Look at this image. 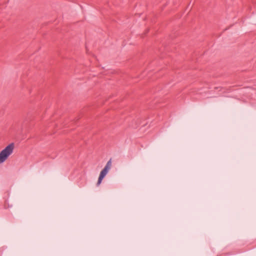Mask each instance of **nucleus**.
<instances>
[{
    "label": "nucleus",
    "instance_id": "nucleus-3",
    "mask_svg": "<svg viewBox=\"0 0 256 256\" xmlns=\"http://www.w3.org/2000/svg\"><path fill=\"white\" fill-rule=\"evenodd\" d=\"M112 166V159H110L107 162L106 166L104 168H107L108 170H110Z\"/></svg>",
    "mask_w": 256,
    "mask_h": 256
},
{
    "label": "nucleus",
    "instance_id": "nucleus-5",
    "mask_svg": "<svg viewBox=\"0 0 256 256\" xmlns=\"http://www.w3.org/2000/svg\"><path fill=\"white\" fill-rule=\"evenodd\" d=\"M148 30H147L146 32H148Z\"/></svg>",
    "mask_w": 256,
    "mask_h": 256
},
{
    "label": "nucleus",
    "instance_id": "nucleus-2",
    "mask_svg": "<svg viewBox=\"0 0 256 256\" xmlns=\"http://www.w3.org/2000/svg\"><path fill=\"white\" fill-rule=\"evenodd\" d=\"M108 170L107 169V168H104L100 172L98 180L96 184L97 186H99L100 183L102 182V180L104 179V178L105 177L106 174H108Z\"/></svg>",
    "mask_w": 256,
    "mask_h": 256
},
{
    "label": "nucleus",
    "instance_id": "nucleus-1",
    "mask_svg": "<svg viewBox=\"0 0 256 256\" xmlns=\"http://www.w3.org/2000/svg\"><path fill=\"white\" fill-rule=\"evenodd\" d=\"M14 145L10 143L0 152V164L3 163L12 153Z\"/></svg>",
    "mask_w": 256,
    "mask_h": 256
},
{
    "label": "nucleus",
    "instance_id": "nucleus-4",
    "mask_svg": "<svg viewBox=\"0 0 256 256\" xmlns=\"http://www.w3.org/2000/svg\"><path fill=\"white\" fill-rule=\"evenodd\" d=\"M6 248L4 247H2L0 248V256H1L3 253V252L5 250Z\"/></svg>",
    "mask_w": 256,
    "mask_h": 256
}]
</instances>
